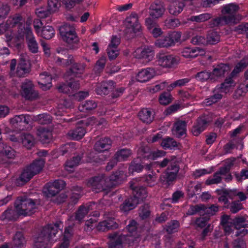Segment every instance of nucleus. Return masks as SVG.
<instances>
[{
  "mask_svg": "<svg viewBox=\"0 0 248 248\" xmlns=\"http://www.w3.org/2000/svg\"><path fill=\"white\" fill-rule=\"evenodd\" d=\"M127 177L124 171H117L108 178L104 175L92 178L89 180L88 185L95 192L107 191L110 187L120 184Z\"/></svg>",
  "mask_w": 248,
  "mask_h": 248,
  "instance_id": "nucleus-1",
  "label": "nucleus"
},
{
  "mask_svg": "<svg viewBox=\"0 0 248 248\" xmlns=\"http://www.w3.org/2000/svg\"><path fill=\"white\" fill-rule=\"evenodd\" d=\"M61 221L54 224H49L45 226L35 237L33 248H51L56 240L54 239L55 235L61 230Z\"/></svg>",
  "mask_w": 248,
  "mask_h": 248,
  "instance_id": "nucleus-2",
  "label": "nucleus"
},
{
  "mask_svg": "<svg viewBox=\"0 0 248 248\" xmlns=\"http://www.w3.org/2000/svg\"><path fill=\"white\" fill-rule=\"evenodd\" d=\"M239 9V6L234 3L223 5L221 9L222 16L212 20L211 26L213 27L226 24H237L242 18V16L237 14Z\"/></svg>",
  "mask_w": 248,
  "mask_h": 248,
  "instance_id": "nucleus-3",
  "label": "nucleus"
},
{
  "mask_svg": "<svg viewBox=\"0 0 248 248\" xmlns=\"http://www.w3.org/2000/svg\"><path fill=\"white\" fill-rule=\"evenodd\" d=\"M140 179L136 178L130 182V186L133 190L134 196L126 199L120 206V209L124 213H127L134 209L140 201H142L147 197V192L145 187L135 186Z\"/></svg>",
  "mask_w": 248,
  "mask_h": 248,
  "instance_id": "nucleus-4",
  "label": "nucleus"
},
{
  "mask_svg": "<svg viewBox=\"0 0 248 248\" xmlns=\"http://www.w3.org/2000/svg\"><path fill=\"white\" fill-rule=\"evenodd\" d=\"M30 21L29 22L27 21L26 25H20L16 33L15 36L16 40L14 45L18 46L20 43L24 42L26 37L29 49L32 53H36L38 51V44L30 26Z\"/></svg>",
  "mask_w": 248,
  "mask_h": 248,
  "instance_id": "nucleus-5",
  "label": "nucleus"
},
{
  "mask_svg": "<svg viewBox=\"0 0 248 248\" xmlns=\"http://www.w3.org/2000/svg\"><path fill=\"white\" fill-rule=\"evenodd\" d=\"M220 223L227 234L231 233L233 228L237 230L235 232L236 236H242L248 232V230L245 229L248 227V224L243 217H236L232 219L230 216L223 215L221 217Z\"/></svg>",
  "mask_w": 248,
  "mask_h": 248,
  "instance_id": "nucleus-6",
  "label": "nucleus"
},
{
  "mask_svg": "<svg viewBox=\"0 0 248 248\" xmlns=\"http://www.w3.org/2000/svg\"><path fill=\"white\" fill-rule=\"evenodd\" d=\"M85 68V64L78 63H74L68 72V74L71 77L69 81L67 84H63L60 86L58 90L60 92L70 93L75 90L79 88L80 84L79 82L74 79V77H79Z\"/></svg>",
  "mask_w": 248,
  "mask_h": 248,
  "instance_id": "nucleus-7",
  "label": "nucleus"
},
{
  "mask_svg": "<svg viewBox=\"0 0 248 248\" xmlns=\"http://www.w3.org/2000/svg\"><path fill=\"white\" fill-rule=\"evenodd\" d=\"M93 217H91L86 221L85 229L87 231H90L96 227L98 231H105L110 229H114L118 227V224L114 220V218L108 217L105 215L104 220L100 222L97 225V219L96 218L99 216V213L96 211L93 215Z\"/></svg>",
  "mask_w": 248,
  "mask_h": 248,
  "instance_id": "nucleus-8",
  "label": "nucleus"
},
{
  "mask_svg": "<svg viewBox=\"0 0 248 248\" xmlns=\"http://www.w3.org/2000/svg\"><path fill=\"white\" fill-rule=\"evenodd\" d=\"M22 16L19 14H16L13 16H10L7 20L6 22L0 23V34L5 32L6 41L8 43L10 42L14 43L16 39L15 36L16 33L12 32V29L17 25L18 30L20 25H23ZM9 46H10L9 44Z\"/></svg>",
  "mask_w": 248,
  "mask_h": 248,
  "instance_id": "nucleus-9",
  "label": "nucleus"
},
{
  "mask_svg": "<svg viewBox=\"0 0 248 248\" xmlns=\"http://www.w3.org/2000/svg\"><path fill=\"white\" fill-rule=\"evenodd\" d=\"M15 206L17 214L24 216H30L35 212L36 205L31 199L26 197H18L15 202Z\"/></svg>",
  "mask_w": 248,
  "mask_h": 248,
  "instance_id": "nucleus-10",
  "label": "nucleus"
},
{
  "mask_svg": "<svg viewBox=\"0 0 248 248\" xmlns=\"http://www.w3.org/2000/svg\"><path fill=\"white\" fill-rule=\"evenodd\" d=\"M168 164H170L169 167L165 171L164 176L163 177L165 180H163L162 178H160V180L164 184L165 182L167 184L169 185L170 182L173 181L177 177V173L179 170V167L173 161V159L165 158L163 160L159 163V166L161 167H165Z\"/></svg>",
  "mask_w": 248,
  "mask_h": 248,
  "instance_id": "nucleus-11",
  "label": "nucleus"
},
{
  "mask_svg": "<svg viewBox=\"0 0 248 248\" xmlns=\"http://www.w3.org/2000/svg\"><path fill=\"white\" fill-rule=\"evenodd\" d=\"M59 31L62 40L69 45H73L72 49L78 47V38L73 26L65 24L60 28Z\"/></svg>",
  "mask_w": 248,
  "mask_h": 248,
  "instance_id": "nucleus-12",
  "label": "nucleus"
},
{
  "mask_svg": "<svg viewBox=\"0 0 248 248\" xmlns=\"http://www.w3.org/2000/svg\"><path fill=\"white\" fill-rule=\"evenodd\" d=\"M126 33H135L141 29V26L138 20V16L133 13L128 16L125 20Z\"/></svg>",
  "mask_w": 248,
  "mask_h": 248,
  "instance_id": "nucleus-13",
  "label": "nucleus"
},
{
  "mask_svg": "<svg viewBox=\"0 0 248 248\" xmlns=\"http://www.w3.org/2000/svg\"><path fill=\"white\" fill-rule=\"evenodd\" d=\"M21 94L26 99L33 100L38 96V93L34 89L32 82L26 79L21 85Z\"/></svg>",
  "mask_w": 248,
  "mask_h": 248,
  "instance_id": "nucleus-14",
  "label": "nucleus"
},
{
  "mask_svg": "<svg viewBox=\"0 0 248 248\" xmlns=\"http://www.w3.org/2000/svg\"><path fill=\"white\" fill-rule=\"evenodd\" d=\"M139 157L142 158L143 160L146 158L148 160H155L158 157L165 155V152L161 150L150 151L149 147H142L138 151Z\"/></svg>",
  "mask_w": 248,
  "mask_h": 248,
  "instance_id": "nucleus-15",
  "label": "nucleus"
},
{
  "mask_svg": "<svg viewBox=\"0 0 248 248\" xmlns=\"http://www.w3.org/2000/svg\"><path fill=\"white\" fill-rule=\"evenodd\" d=\"M154 56L155 53L152 47L149 46L138 48L134 53V56L136 58L142 59L146 62L152 61Z\"/></svg>",
  "mask_w": 248,
  "mask_h": 248,
  "instance_id": "nucleus-16",
  "label": "nucleus"
},
{
  "mask_svg": "<svg viewBox=\"0 0 248 248\" xmlns=\"http://www.w3.org/2000/svg\"><path fill=\"white\" fill-rule=\"evenodd\" d=\"M157 63L165 68H172L179 62L178 58L171 55L159 54L157 55Z\"/></svg>",
  "mask_w": 248,
  "mask_h": 248,
  "instance_id": "nucleus-17",
  "label": "nucleus"
},
{
  "mask_svg": "<svg viewBox=\"0 0 248 248\" xmlns=\"http://www.w3.org/2000/svg\"><path fill=\"white\" fill-rule=\"evenodd\" d=\"M109 238L110 242L108 245L109 248H123L124 244H128L125 236L119 232H114L110 234Z\"/></svg>",
  "mask_w": 248,
  "mask_h": 248,
  "instance_id": "nucleus-18",
  "label": "nucleus"
},
{
  "mask_svg": "<svg viewBox=\"0 0 248 248\" xmlns=\"http://www.w3.org/2000/svg\"><path fill=\"white\" fill-rule=\"evenodd\" d=\"M74 217L73 216L70 217L66 222L68 225L65 229L63 242L61 244L58 248H67L69 246V239L72 234V227L74 225L73 222Z\"/></svg>",
  "mask_w": 248,
  "mask_h": 248,
  "instance_id": "nucleus-19",
  "label": "nucleus"
},
{
  "mask_svg": "<svg viewBox=\"0 0 248 248\" xmlns=\"http://www.w3.org/2000/svg\"><path fill=\"white\" fill-rule=\"evenodd\" d=\"M128 234L126 235H124L126 239L128 241V244L131 245L135 242H137L139 240L138 235L137 233V223L134 220L130 221L126 227Z\"/></svg>",
  "mask_w": 248,
  "mask_h": 248,
  "instance_id": "nucleus-20",
  "label": "nucleus"
},
{
  "mask_svg": "<svg viewBox=\"0 0 248 248\" xmlns=\"http://www.w3.org/2000/svg\"><path fill=\"white\" fill-rule=\"evenodd\" d=\"M182 55L186 58H194L205 54L204 49L198 47H186L181 51Z\"/></svg>",
  "mask_w": 248,
  "mask_h": 248,
  "instance_id": "nucleus-21",
  "label": "nucleus"
},
{
  "mask_svg": "<svg viewBox=\"0 0 248 248\" xmlns=\"http://www.w3.org/2000/svg\"><path fill=\"white\" fill-rule=\"evenodd\" d=\"M150 16L153 18L161 17L165 11V8L161 1H155L152 3L150 7Z\"/></svg>",
  "mask_w": 248,
  "mask_h": 248,
  "instance_id": "nucleus-22",
  "label": "nucleus"
},
{
  "mask_svg": "<svg viewBox=\"0 0 248 248\" xmlns=\"http://www.w3.org/2000/svg\"><path fill=\"white\" fill-rule=\"evenodd\" d=\"M209 122V120L207 116L203 115L200 117L192 129V134L194 136L199 135L205 129Z\"/></svg>",
  "mask_w": 248,
  "mask_h": 248,
  "instance_id": "nucleus-23",
  "label": "nucleus"
},
{
  "mask_svg": "<svg viewBox=\"0 0 248 248\" xmlns=\"http://www.w3.org/2000/svg\"><path fill=\"white\" fill-rule=\"evenodd\" d=\"M155 70L153 68H147L140 71L136 76V79L140 82L149 81L155 75Z\"/></svg>",
  "mask_w": 248,
  "mask_h": 248,
  "instance_id": "nucleus-24",
  "label": "nucleus"
},
{
  "mask_svg": "<svg viewBox=\"0 0 248 248\" xmlns=\"http://www.w3.org/2000/svg\"><path fill=\"white\" fill-rule=\"evenodd\" d=\"M131 151L127 149H123L118 151L115 155L114 160H115V161L114 163L112 162L108 163L106 166V170H109L113 168L117 162L126 160L131 155Z\"/></svg>",
  "mask_w": 248,
  "mask_h": 248,
  "instance_id": "nucleus-25",
  "label": "nucleus"
},
{
  "mask_svg": "<svg viewBox=\"0 0 248 248\" xmlns=\"http://www.w3.org/2000/svg\"><path fill=\"white\" fill-rule=\"evenodd\" d=\"M31 70V65L28 60L21 58L18 64L16 74L17 77H22L28 74Z\"/></svg>",
  "mask_w": 248,
  "mask_h": 248,
  "instance_id": "nucleus-26",
  "label": "nucleus"
},
{
  "mask_svg": "<svg viewBox=\"0 0 248 248\" xmlns=\"http://www.w3.org/2000/svg\"><path fill=\"white\" fill-rule=\"evenodd\" d=\"M235 83L232 79V77L227 78L225 81L220 86H217L215 88V93H226L235 86Z\"/></svg>",
  "mask_w": 248,
  "mask_h": 248,
  "instance_id": "nucleus-27",
  "label": "nucleus"
},
{
  "mask_svg": "<svg viewBox=\"0 0 248 248\" xmlns=\"http://www.w3.org/2000/svg\"><path fill=\"white\" fill-rule=\"evenodd\" d=\"M114 83L112 80H108L97 84L95 92L97 94L105 95L108 93L109 91L112 89Z\"/></svg>",
  "mask_w": 248,
  "mask_h": 248,
  "instance_id": "nucleus-28",
  "label": "nucleus"
},
{
  "mask_svg": "<svg viewBox=\"0 0 248 248\" xmlns=\"http://www.w3.org/2000/svg\"><path fill=\"white\" fill-rule=\"evenodd\" d=\"M170 2L168 8L169 13L174 16L179 15L183 10L184 3L180 0H168Z\"/></svg>",
  "mask_w": 248,
  "mask_h": 248,
  "instance_id": "nucleus-29",
  "label": "nucleus"
},
{
  "mask_svg": "<svg viewBox=\"0 0 248 248\" xmlns=\"http://www.w3.org/2000/svg\"><path fill=\"white\" fill-rule=\"evenodd\" d=\"M37 135L43 143H49L52 139L51 131L45 127H40L37 129Z\"/></svg>",
  "mask_w": 248,
  "mask_h": 248,
  "instance_id": "nucleus-30",
  "label": "nucleus"
},
{
  "mask_svg": "<svg viewBox=\"0 0 248 248\" xmlns=\"http://www.w3.org/2000/svg\"><path fill=\"white\" fill-rule=\"evenodd\" d=\"M111 146V140L108 138H104L97 141L94 146V150L98 152H103L109 149Z\"/></svg>",
  "mask_w": 248,
  "mask_h": 248,
  "instance_id": "nucleus-31",
  "label": "nucleus"
},
{
  "mask_svg": "<svg viewBox=\"0 0 248 248\" xmlns=\"http://www.w3.org/2000/svg\"><path fill=\"white\" fill-rule=\"evenodd\" d=\"M25 240L23 234L20 232H17L15 234L12 244H5L2 246L0 248L3 246H6L7 248H13V245L16 248H23L25 244Z\"/></svg>",
  "mask_w": 248,
  "mask_h": 248,
  "instance_id": "nucleus-32",
  "label": "nucleus"
},
{
  "mask_svg": "<svg viewBox=\"0 0 248 248\" xmlns=\"http://www.w3.org/2000/svg\"><path fill=\"white\" fill-rule=\"evenodd\" d=\"M52 77L47 72H44L40 75V79L38 84L43 90H47L52 86Z\"/></svg>",
  "mask_w": 248,
  "mask_h": 248,
  "instance_id": "nucleus-33",
  "label": "nucleus"
},
{
  "mask_svg": "<svg viewBox=\"0 0 248 248\" xmlns=\"http://www.w3.org/2000/svg\"><path fill=\"white\" fill-rule=\"evenodd\" d=\"M45 164V160L43 159H39L34 160L31 164L27 167L31 172V174L34 176L38 173L43 168Z\"/></svg>",
  "mask_w": 248,
  "mask_h": 248,
  "instance_id": "nucleus-34",
  "label": "nucleus"
},
{
  "mask_svg": "<svg viewBox=\"0 0 248 248\" xmlns=\"http://www.w3.org/2000/svg\"><path fill=\"white\" fill-rule=\"evenodd\" d=\"M75 149L76 146L74 142L68 143L62 146L59 151L55 152L53 155L55 157H57L60 155H63L66 153H72Z\"/></svg>",
  "mask_w": 248,
  "mask_h": 248,
  "instance_id": "nucleus-35",
  "label": "nucleus"
},
{
  "mask_svg": "<svg viewBox=\"0 0 248 248\" xmlns=\"http://www.w3.org/2000/svg\"><path fill=\"white\" fill-rule=\"evenodd\" d=\"M172 133L177 137H180L186 133V123L184 121L177 122L172 129Z\"/></svg>",
  "mask_w": 248,
  "mask_h": 248,
  "instance_id": "nucleus-36",
  "label": "nucleus"
},
{
  "mask_svg": "<svg viewBox=\"0 0 248 248\" xmlns=\"http://www.w3.org/2000/svg\"><path fill=\"white\" fill-rule=\"evenodd\" d=\"M230 70V68L228 65L221 63L214 69L212 74L216 77V80H217V78L223 76Z\"/></svg>",
  "mask_w": 248,
  "mask_h": 248,
  "instance_id": "nucleus-37",
  "label": "nucleus"
},
{
  "mask_svg": "<svg viewBox=\"0 0 248 248\" xmlns=\"http://www.w3.org/2000/svg\"><path fill=\"white\" fill-rule=\"evenodd\" d=\"M31 120H32V117L30 115L22 114L14 117L11 119L10 123L14 125L21 123L28 124L31 122Z\"/></svg>",
  "mask_w": 248,
  "mask_h": 248,
  "instance_id": "nucleus-38",
  "label": "nucleus"
},
{
  "mask_svg": "<svg viewBox=\"0 0 248 248\" xmlns=\"http://www.w3.org/2000/svg\"><path fill=\"white\" fill-rule=\"evenodd\" d=\"M86 133V130L82 126H78L76 129L70 130L67 135L70 138L78 140L82 138Z\"/></svg>",
  "mask_w": 248,
  "mask_h": 248,
  "instance_id": "nucleus-39",
  "label": "nucleus"
},
{
  "mask_svg": "<svg viewBox=\"0 0 248 248\" xmlns=\"http://www.w3.org/2000/svg\"><path fill=\"white\" fill-rule=\"evenodd\" d=\"M105 122V120L104 119H101L100 120H97L94 117H91L86 120H80L78 121V124H82L83 125L92 127L99 125L103 124Z\"/></svg>",
  "mask_w": 248,
  "mask_h": 248,
  "instance_id": "nucleus-40",
  "label": "nucleus"
},
{
  "mask_svg": "<svg viewBox=\"0 0 248 248\" xmlns=\"http://www.w3.org/2000/svg\"><path fill=\"white\" fill-rule=\"evenodd\" d=\"M139 117L144 123H150L154 119V114L149 108H143L140 111Z\"/></svg>",
  "mask_w": 248,
  "mask_h": 248,
  "instance_id": "nucleus-41",
  "label": "nucleus"
},
{
  "mask_svg": "<svg viewBox=\"0 0 248 248\" xmlns=\"http://www.w3.org/2000/svg\"><path fill=\"white\" fill-rule=\"evenodd\" d=\"M33 175L29 170L27 167L22 171L19 177L16 180V183L17 185H23L29 181L32 177Z\"/></svg>",
  "mask_w": 248,
  "mask_h": 248,
  "instance_id": "nucleus-42",
  "label": "nucleus"
},
{
  "mask_svg": "<svg viewBox=\"0 0 248 248\" xmlns=\"http://www.w3.org/2000/svg\"><path fill=\"white\" fill-rule=\"evenodd\" d=\"M20 140L23 145L27 149H30L34 145V138L30 134H22Z\"/></svg>",
  "mask_w": 248,
  "mask_h": 248,
  "instance_id": "nucleus-43",
  "label": "nucleus"
},
{
  "mask_svg": "<svg viewBox=\"0 0 248 248\" xmlns=\"http://www.w3.org/2000/svg\"><path fill=\"white\" fill-rule=\"evenodd\" d=\"M19 216L21 215L17 214V212L16 208L15 209H8L3 213L0 217V219L3 220H15Z\"/></svg>",
  "mask_w": 248,
  "mask_h": 248,
  "instance_id": "nucleus-44",
  "label": "nucleus"
},
{
  "mask_svg": "<svg viewBox=\"0 0 248 248\" xmlns=\"http://www.w3.org/2000/svg\"><path fill=\"white\" fill-rule=\"evenodd\" d=\"M55 34V31L53 27L48 25L43 27L39 36L46 39H50L53 37Z\"/></svg>",
  "mask_w": 248,
  "mask_h": 248,
  "instance_id": "nucleus-45",
  "label": "nucleus"
},
{
  "mask_svg": "<svg viewBox=\"0 0 248 248\" xmlns=\"http://www.w3.org/2000/svg\"><path fill=\"white\" fill-rule=\"evenodd\" d=\"M155 46L162 48L172 46V42L170 41L169 34L156 40L155 43Z\"/></svg>",
  "mask_w": 248,
  "mask_h": 248,
  "instance_id": "nucleus-46",
  "label": "nucleus"
},
{
  "mask_svg": "<svg viewBox=\"0 0 248 248\" xmlns=\"http://www.w3.org/2000/svg\"><path fill=\"white\" fill-rule=\"evenodd\" d=\"M161 146L165 150L175 149L178 146L177 142L173 139L168 138L163 139L161 143Z\"/></svg>",
  "mask_w": 248,
  "mask_h": 248,
  "instance_id": "nucleus-47",
  "label": "nucleus"
},
{
  "mask_svg": "<svg viewBox=\"0 0 248 248\" xmlns=\"http://www.w3.org/2000/svg\"><path fill=\"white\" fill-rule=\"evenodd\" d=\"M248 65V58L245 57L235 66L233 70L231 73V77H233L235 76L238 73L242 71Z\"/></svg>",
  "mask_w": 248,
  "mask_h": 248,
  "instance_id": "nucleus-48",
  "label": "nucleus"
},
{
  "mask_svg": "<svg viewBox=\"0 0 248 248\" xmlns=\"http://www.w3.org/2000/svg\"><path fill=\"white\" fill-rule=\"evenodd\" d=\"M32 120L37 122L41 124H46L51 122L52 118L47 114H42L32 117Z\"/></svg>",
  "mask_w": 248,
  "mask_h": 248,
  "instance_id": "nucleus-49",
  "label": "nucleus"
},
{
  "mask_svg": "<svg viewBox=\"0 0 248 248\" xmlns=\"http://www.w3.org/2000/svg\"><path fill=\"white\" fill-rule=\"evenodd\" d=\"M80 160V156H77L67 161L65 164V170L69 172L73 171V169L79 164Z\"/></svg>",
  "mask_w": 248,
  "mask_h": 248,
  "instance_id": "nucleus-50",
  "label": "nucleus"
},
{
  "mask_svg": "<svg viewBox=\"0 0 248 248\" xmlns=\"http://www.w3.org/2000/svg\"><path fill=\"white\" fill-rule=\"evenodd\" d=\"M202 186L200 183L197 182H191L187 187V191L189 195L192 197L193 195L199 194L201 192Z\"/></svg>",
  "mask_w": 248,
  "mask_h": 248,
  "instance_id": "nucleus-51",
  "label": "nucleus"
},
{
  "mask_svg": "<svg viewBox=\"0 0 248 248\" xmlns=\"http://www.w3.org/2000/svg\"><path fill=\"white\" fill-rule=\"evenodd\" d=\"M219 41L220 36L217 31H211L208 32L206 40V44L215 45L218 43Z\"/></svg>",
  "mask_w": 248,
  "mask_h": 248,
  "instance_id": "nucleus-52",
  "label": "nucleus"
},
{
  "mask_svg": "<svg viewBox=\"0 0 248 248\" xmlns=\"http://www.w3.org/2000/svg\"><path fill=\"white\" fill-rule=\"evenodd\" d=\"M196 78L201 81H205L208 79L212 80H216V77L213 76L212 73L206 71H202L198 73L195 76Z\"/></svg>",
  "mask_w": 248,
  "mask_h": 248,
  "instance_id": "nucleus-53",
  "label": "nucleus"
},
{
  "mask_svg": "<svg viewBox=\"0 0 248 248\" xmlns=\"http://www.w3.org/2000/svg\"><path fill=\"white\" fill-rule=\"evenodd\" d=\"M97 107L96 103L93 100H88L83 103L78 107L80 112H85L94 109Z\"/></svg>",
  "mask_w": 248,
  "mask_h": 248,
  "instance_id": "nucleus-54",
  "label": "nucleus"
},
{
  "mask_svg": "<svg viewBox=\"0 0 248 248\" xmlns=\"http://www.w3.org/2000/svg\"><path fill=\"white\" fill-rule=\"evenodd\" d=\"M222 97V94L220 93H215V89L214 91V94L209 98L206 99L203 102V104L206 106H209L214 104Z\"/></svg>",
  "mask_w": 248,
  "mask_h": 248,
  "instance_id": "nucleus-55",
  "label": "nucleus"
},
{
  "mask_svg": "<svg viewBox=\"0 0 248 248\" xmlns=\"http://www.w3.org/2000/svg\"><path fill=\"white\" fill-rule=\"evenodd\" d=\"M58 191L55 189L51 182L46 185L43 188V193L47 197L54 196Z\"/></svg>",
  "mask_w": 248,
  "mask_h": 248,
  "instance_id": "nucleus-56",
  "label": "nucleus"
},
{
  "mask_svg": "<svg viewBox=\"0 0 248 248\" xmlns=\"http://www.w3.org/2000/svg\"><path fill=\"white\" fill-rule=\"evenodd\" d=\"M212 17V15L209 13H203L198 16H192L190 20L196 22H203L208 20Z\"/></svg>",
  "mask_w": 248,
  "mask_h": 248,
  "instance_id": "nucleus-57",
  "label": "nucleus"
},
{
  "mask_svg": "<svg viewBox=\"0 0 248 248\" xmlns=\"http://www.w3.org/2000/svg\"><path fill=\"white\" fill-rule=\"evenodd\" d=\"M90 210V206H80L76 213L75 218L76 220L80 221L88 214Z\"/></svg>",
  "mask_w": 248,
  "mask_h": 248,
  "instance_id": "nucleus-58",
  "label": "nucleus"
},
{
  "mask_svg": "<svg viewBox=\"0 0 248 248\" xmlns=\"http://www.w3.org/2000/svg\"><path fill=\"white\" fill-rule=\"evenodd\" d=\"M88 159L86 160L87 162H95L97 163H101L105 160L106 157H105L102 155H98L93 152L91 153L88 157Z\"/></svg>",
  "mask_w": 248,
  "mask_h": 248,
  "instance_id": "nucleus-59",
  "label": "nucleus"
},
{
  "mask_svg": "<svg viewBox=\"0 0 248 248\" xmlns=\"http://www.w3.org/2000/svg\"><path fill=\"white\" fill-rule=\"evenodd\" d=\"M204 205L198 204L194 206H191L188 210L186 214L188 215H193L197 213L200 215H203Z\"/></svg>",
  "mask_w": 248,
  "mask_h": 248,
  "instance_id": "nucleus-60",
  "label": "nucleus"
},
{
  "mask_svg": "<svg viewBox=\"0 0 248 248\" xmlns=\"http://www.w3.org/2000/svg\"><path fill=\"white\" fill-rule=\"evenodd\" d=\"M180 227L179 222L177 220H172L166 226L165 230L169 233H172L178 231Z\"/></svg>",
  "mask_w": 248,
  "mask_h": 248,
  "instance_id": "nucleus-61",
  "label": "nucleus"
},
{
  "mask_svg": "<svg viewBox=\"0 0 248 248\" xmlns=\"http://www.w3.org/2000/svg\"><path fill=\"white\" fill-rule=\"evenodd\" d=\"M61 5V2L59 0H48L47 8L51 13L57 12Z\"/></svg>",
  "mask_w": 248,
  "mask_h": 248,
  "instance_id": "nucleus-62",
  "label": "nucleus"
},
{
  "mask_svg": "<svg viewBox=\"0 0 248 248\" xmlns=\"http://www.w3.org/2000/svg\"><path fill=\"white\" fill-rule=\"evenodd\" d=\"M221 176L220 170L216 172L212 177L208 178L205 181L207 185L217 184L221 181Z\"/></svg>",
  "mask_w": 248,
  "mask_h": 248,
  "instance_id": "nucleus-63",
  "label": "nucleus"
},
{
  "mask_svg": "<svg viewBox=\"0 0 248 248\" xmlns=\"http://www.w3.org/2000/svg\"><path fill=\"white\" fill-rule=\"evenodd\" d=\"M144 182L149 186H153L156 183V176L155 173H152L145 175L143 178Z\"/></svg>",
  "mask_w": 248,
  "mask_h": 248,
  "instance_id": "nucleus-64",
  "label": "nucleus"
}]
</instances>
